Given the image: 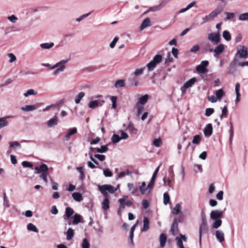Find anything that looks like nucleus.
Masks as SVG:
<instances>
[{
	"label": "nucleus",
	"mask_w": 248,
	"mask_h": 248,
	"mask_svg": "<svg viewBox=\"0 0 248 248\" xmlns=\"http://www.w3.org/2000/svg\"><path fill=\"white\" fill-rule=\"evenodd\" d=\"M248 55V52L247 47L243 45H239L237 47V52L233 59V62H238L240 59H247Z\"/></svg>",
	"instance_id": "nucleus-1"
},
{
	"label": "nucleus",
	"mask_w": 248,
	"mask_h": 248,
	"mask_svg": "<svg viewBox=\"0 0 248 248\" xmlns=\"http://www.w3.org/2000/svg\"><path fill=\"white\" fill-rule=\"evenodd\" d=\"M223 10L222 8L218 7L216 8L213 11L209 14L205 15L202 18V23H205L213 20L219 14H220Z\"/></svg>",
	"instance_id": "nucleus-2"
},
{
	"label": "nucleus",
	"mask_w": 248,
	"mask_h": 248,
	"mask_svg": "<svg viewBox=\"0 0 248 248\" xmlns=\"http://www.w3.org/2000/svg\"><path fill=\"white\" fill-rule=\"evenodd\" d=\"M119 187V185L117 186V187H115L110 185H104L102 186H99L98 188L99 191L103 196L105 197H107L108 195V192L110 194H113L117 191Z\"/></svg>",
	"instance_id": "nucleus-3"
},
{
	"label": "nucleus",
	"mask_w": 248,
	"mask_h": 248,
	"mask_svg": "<svg viewBox=\"0 0 248 248\" xmlns=\"http://www.w3.org/2000/svg\"><path fill=\"white\" fill-rule=\"evenodd\" d=\"M69 60V59L62 60L53 65V68L56 69L53 73V75L56 76L60 73L63 72L66 68L65 64L68 62Z\"/></svg>",
	"instance_id": "nucleus-4"
},
{
	"label": "nucleus",
	"mask_w": 248,
	"mask_h": 248,
	"mask_svg": "<svg viewBox=\"0 0 248 248\" xmlns=\"http://www.w3.org/2000/svg\"><path fill=\"white\" fill-rule=\"evenodd\" d=\"M102 95H98L97 96L92 97L88 104L89 108H95L102 106L105 101L100 99Z\"/></svg>",
	"instance_id": "nucleus-5"
},
{
	"label": "nucleus",
	"mask_w": 248,
	"mask_h": 248,
	"mask_svg": "<svg viewBox=\"0 0 248 248\" xmlns=\"http://www.w3.org/2000/svg\"><path fill=\"white\" fill-rule=\"evenodd\" d=\"M162 61V56L160 55H155L153 60L151 61L147 65L149 71H152L155 67L156 64Z\"/></svg>",
	"instance_id": "nucleus-6"
},
{
	"label": "nucleus",
	"mask_w": 248,
	"mask_h": 248,
	"mask_svg": "<svg viewBox=\"0 0 248 248\" xmlns=\"http://www.w3.org/2000/svg\"><path fill=\"white\" fill-rule=\"evenodd\" d=\"M201 217L202 219V224L200 228V232H202L206 231L208 228L206 214L203 209L201 211Z\"/></svg>",
	"instance_id": "nucleus-7"
},
{
	"label": "nucleus",
	"mask_w": 248,
	"mask_h": 248,
	"mask_svg": "<svg viewBox=\"0 0 248 248\" xmlns=\"http://www.w3.org/2000/svg\"><path fill=\"white\" fill-rule=\"evenodd\" d=\"M197 81L195 78H193L186 81L183 86L181 87V91L182 94H185L187 89L191 87Z\"/></svg>",
	"instance_id": "nucleus-8"
},
{
	"label": "nucleus",
	"mask_w": 248,
	"mask_h": 248,
	"mask_svg": "<svg viewBox=\"0 0 248 248\" xmlns=\"http://www.w3.org/2000/svg\"><path fill=\"white\" fill-rule=\"evenodd\" d=\"M208 39L214 44H217L220 42V35L219 32H212L208 35Z\"/></svg>",
	"instance_id": "nucleus-9"
},
{
	"label": "nucleus",
	"mask_w": 248,
	"mask_h": 248,
	"mask_svg": "<svg viewBox=\"0 0 248 248\" xmlns=\"http://www.w3.org/2000/svg\"><path fill=\"white\" fill-rule=\"evenodd\" d=\"M223 215V212L219 210H213L210 213L211 220L221 219Z\"/></svg>",
	"instance_id": "nucleus-10"
},
{
	"label": "nucleus",
	"mask_w": 248,
	"mask_h": 248,
	"mask_svg": "<svg viewBox=\"0 0 248 248\" xmlns=\"http://www.w3.org/2000/svg\"><path fill=\"white\" fill-rule=\"evenodd\" d=\"M187 240V237L185 235H183L182 233H180L179 236H177L175 238L177 246L179 248H185L183 245V242H186Z\"/></svg>",
	"instance_id": "nucleus-11"
},
{
	"label": "nucleus",
	"mask_w": 248,
	"mask_h": 248,
	"mask_svg": "<svg viewBox=\"0 0 248 248\" xmlns=\"http://www.w3.org/2000/svg\"><path fill=\"white\" fill-rule=\"evenodd\" d=\"M209 62L207 61H203L201 62V64L198 65L196 67V70L198 72L200 73H205L207 72L206 67L208 65Z\"/></svg>",
	"instance_id": "nucleus-12"
},
{
	"label": "nucleus",
	"mask_w": 248,
	"mask_h": 248,
	"mask_svg": "<svg viewBox=\"0 0 248 248\" xmlns=\"http://www.w3.org/2000/svg\"><path fill=\"white\" fill-rule=\"evenodd\" d=\"M35 173H48V168L47 166L45 164H42L39 167H35L34 168Z\"/></svg>",
	"instance_id": "nucleus-13"
},
{
	"label": "nucleus",
	"mask_w": 248,
	"mask_h": 248,
	"mask_svg": "<svg viewBox=\"0 0 248 248\" xmlns=\"http://www.w3.org/2000/svg\"><path fill=\"white\" fill-rule=\"evenodd\" d=\"M58 123V118L57 116L55 115L47 121L46 125L48 127L51 128L57 125Z\"/></svg>",
	"instance_id": "nucleus-14"
},
{
	"label": "nucleus",
	"mask_w": 248,
	"mask_h": 248,
	"mask_svg": "<svg viewBox=\"0 0 248 248\" xmlns=\"http://www.w3.org/2000/svg\"><path fill=\"white\" fill-rule=\"evenodd\" d=\"M9 145V151L12 150H16L21 148V145L17 141H10L8 142Z\"/></svg>",
	"instance_id": "nucleus-15"
},
{
	"label": "nucleus",
	"mask_w": 248,
	"mask_h": 248,
	"mask_svg": "<svg viewBox=\"0 0 248 248\" xmlns=\"http://www.w3.org/2000/svg\"><path fill=\"white\" fill-rule=\"evenodd\" d=\"M140 190L142 195H148L152 191L150 188H148L145 182L142 183L140 187Z\"/></svg>",
	"instance_id": "nucleus-16"
},
{
	"label": "nucleus",
	"mask_w": 248,
	"mask_h": 248,
	"mask_svg": "<svg viewBox=\"0 0 248 248\" xmlns=\"http://www.w3.org/2000/svg\"><path fill=\"white\" fill-rule=\"evenodd\" d=\"M77 133V129L76 127H73L72 128L69 129L67 133L65 136V140L66 141H68L71 139V136Z\"/></svg>",
	"instance_id": "nucleus-17"
},
{
	"label": "nucleus",
	"mask_w": 248,
	"mask_h": 248,
	"mask_svg": "<svg viewBox=\"0 0 248 248\" xmlns=\"http://www.w3.org/2000/svg\"><path fill=\"white\" fill-rule=\"evenodd\" d=\"M213 132V127L211 124H207L203 131L204 135L205 137H210Z\"/></svg>",
	"instance_id": "nucleus-18"
},
{
	"label": "nucleus",
	"mask_w": 248,
	"mask_h": 248,
	"mask_svg": "<svg viewBox=\"0 0 248 248\" xmlns=\"http://www.w3.org/2000/svg\"><path fill=\"white\" fill-rule=\"evenodd\" d=\"M224 48L225 46L224 45L219 44L217 45L214 50V56L221 54L224 51Z\"/></svg>",
	"instance_id": "nucleus-19"
},
{
	"label": "nucleus",
	"mask_w": 248,
	"mask_h": 248,
	"mask_svg": "<svg viewBox=\"0 0 248 248\" xmlns=\"http://www.w3.org/2000/svg\"><path fill=\"white\" fill-rule=\"evenodd\" d=\"M151 25V24L150 18L148 17L145 18L140 26V30L142 31L145 28L150 27Z\"/></svg>",
	"instance_id": "nucleus-20"
},
{
	"label": "nucleus",
	"mask_w": 248,
	"mask_h": 248,
	"mask_svg": "<svg viewBox=\"0 0 248 248\" xmlns=\"http://www.w3.org/2000/svg\"><path fill=\"white\" fill-rule=\"evenodd\" d=\"M128 198L127 196H124L123 197L119 200V202L120 203L118 214H120L121 210H123L125 207L124 202H125Z\"/></svg>",
	"instance_id": "nucleus-21"
},
{
	"label": "nucleus",
	"mask_w": 248,
	"mask_h": 248,
	"mask_svg": "<svg viewBox=\"0 0 248 248\" xmlns=\"http://www.w3.org/2000/svg\"><path fill=\"white\" fill-rule=\"evenodd\" d=\"M72 223L73 224H77L82 221V217L80 215L76 213L74 217H72Z\"/></svg>",
	"instance_id": "nucleus-22"
},
{
	"label": "nucleus",
	"mask_w": 248,
	"mask_h": 248,
	"mask_svg": "<svg viewBox=\"0 0 248 248\" xmlns=\"http://www.w3.org/2000/svg\"><path fill=\"white\" fill-rule=\"evenodd\" d=\"M149 99V95L148 94H145L141 96L139 99L138 102L137 103V105H143L145 104Z\"/></svg>",
	"instance_id": "nucleus-23"
},
{
	"label": "nucleus",
	"mask_w": 248,
	"mask_h": 248,
	"mask_svg": "<svg viewBox=\"0 0 248 248\" xmlns=\"http://www.w3.org/2000/svg\"><path fill=\"white\" fill-rule=\"evenodd\" d=\"M90 150L93 152L94 150H96L98 153H103L108 151V147L107 145H102L100 148H94L91 147Z\"/></svg>",
	"instance_id": "nucleus-24"
},
{
	"label": "nucleus",
	"mask_w": 248,
	"mask_h": 248,
	"mask_svg": "<svg viewBox=\"0 0 248 248\" xmlns=\"http://www.w3.org/2000/svg\"><path fill=\"white\" fill-rule=\"evenodd\" d=\"M11 117V116H7L6 117L0 118V129L8 125V122L6 120V118Z\"/></svg>",
	"instance_id": "nucleus-25"
},
{
	"label": "nucleus",
	"mask_w": 248,
	"mask_h": 248,
	"mask_svg": "<svg viewBox=\"0 0 248 248\" xmlns=\"http://www.w3.org/2000/svg\"><path fill=\"white\" fill-rule=\"evenodd\" d=\"M74 200L78 202H80L83 200L82 194L79 192H74L72 194Z\"/></svg>",
	"instance_id": "nucleus-26"
},
{
	"label": "nucleus",
	"mask_w": 248,
	"mask_h": 248,
	"mask_svg": "<svg viewBox=\"0 0 248 248\" xmlns=\"http://www.w3.org/2000/svg\"><path fill=\"white\" fill-rule=\"evenodd\" d=\"M36 108L35 105H25L21 108L23 111L30 112L36 110Z\"/></svg>",
	"instance_id": "nucleus-27"
},
{
	"label": "nucleus",
	"mask_w": 248,
	"mask_h": 248,
	"mask_svg": "<svg viewBox=\"0 0 248 248\" xmlns=\"http://www.w3.org/2000/svg\"><path fill=\"white\" fill-rule=\"evenodd\" d=\"M127 130L131 134L136 135L138 133V129L135 128L132 124H129L126 128Z\"/></svg>",
	"instance_id": "nucleus-28"
},
{
	"label": "nucleus",
	"mask_w": 248,
	"mask_h": 248,
	"mask_svg": "<svg viewBox=\"0 0 248 248\" xmlns=\"http://www.w3.org/2000/svg\"><path fill=\"white\" fill-rule=\"evenodd\" d=\"M182 209V206L179 203L176 204L172 210V214L174 215L180 213Z\"/></svg>",
	"instance_id": "nucleus-29"
},
{
	"label": "nucleus",
	"mask_w": 248,
	"mask_h": 248,
	"mask_svg": "<svg viewBox=\"0 0 248 248\" xmlns=\"http://www.w3.org/2000/svg\"><path fill=\"white\" fill-rule=\"evenodd\" d=\"M202 141V137L199 135H195L193 137V140H192V143L193 144L198 145H199Z\"/></svg>",
	"instance_id": "nucleus-30"
},
{
	"label": "nucleus",
	"mask_w": 248,
	"mask_h": 248,
	"mask_svg": "<svg viewBox=\"0 0 248 248\" xmlns=\"http://www.w3.org/2000/svg\"><path fill=\"white\" fill-rule=\"evenodd\" d=\"M109 207V202L108 197H105L102 203V208L104 210H108Z\"/></svg>",
	"instance_id": "nucleus-31"
},
{
	"label": "nucleus",
	"mask_w": 248,
	"mask_h": 248,
	"mask_svg": "<svg viewBox=\"0 0 248 248\" xmlns=\"http://www.w3.org/2000/svg\"><path fill=\"white\" fill-rule=\"evenodd\" d=\"M85 96V93L83 92H79L75 97V102L76 104H78L80 103L81 100Z\"/></svg>",
	"instance_id": "nucleus-32"
},
{
	"label": "nucleus",
	"mask_w": 248,
	"mask_h": 248,
	"mask_svg": "<svg viewBox=\"0 0 248 248\" xmlns=\"http://www.w3.org/2000/svg\"><path fill=\"white\" fill-rule=\"evenodd\" d=\"M160 247L163 248L165 246L167 241V236L165 233H161L159 238Z\"/></svg>",
	"instance_id": "nucleus-33"
},
{
	"label": "nucleus",
	"mask_w": 248,
	"mask_h": 248,
	"mask_svg": "<svg viewBox=\"0 0 248 248\" xmlns=\"http://www.w3.org/2000/svg\"><path fill=\"white\" fill-rule=\"evenodd\" d=\"M178 231V223L176 219L173 220L170 228V232H175Z\"/></svg>",
	"instance_id": "nucleus-34"
},
{
	"label": "nucleus",
	"mask_w": 248,
	"mask_h": 248,
	"mask_svg": "<svg viewBox=\"0 0 248 248\" xmlns=\"http://www.w3.org/2000/svg\"><path fill=\"white\" fill-rule=\"evenodd\" d=\"M54 45L52 42L51 43H45L40 44V47L43 49H49L52 48Z\"/></svg>",
	"instance_id": "nucleus-35"
},
{
	"label": "nucleus",
	"mask_w": 248,
	"mask_h": 248,
	"mask_svg": "<svg viewBox=\"0 0 248 248\" xmlns=\"http://www.w3.org/2000/svg\"><path fill=\"white\" fill-rule=\"evenodd\" d=\"M127 187L129 191H131L133 194H135L138 191V188L132 183H128Z\"/></svg>",
	"instance_id": "nucleus-36"
},
{
	"label": "nucleus",
	"mask_w": 248,
	"mask_h": 248,
	"mask_svg": "<svg viewBox=\"0 0 248 248\" xmlns=\"http://www.w3.org/2000/svg\"><path fill=\"white\" fill-rule=\"evenodd\" d=\"M37 94V92L33 89L28 90L24 93V96L25 97H28L31 95H35Z\"/></svg>",
	"instance_id": "nucleus-37"
},
{
	"label": "nucleus",
	"mask_w": 248,
	"mask_h": 248,
	"mask_svg": "<svg viewBox=\"0 0 248 248\" xmlns=\"http://www.w3.org/2000/svg\"><path fill=\"white\" fill-rule=\"evenodd\" d=\"M216 96L218 100H220L222 97L224 95L225 93L223 89H220L217 90L216 92Z\"/></svg>",
	"instance_id": "nucleus-38"
},
{
	"label": "nucleus",
	"mask_w": 248,
	"mask_h": 248,
	"mask_svg": "<svg viewBox=\"0 0 248 248\" xmlns=\"http://www.w3.org/2000/svg\"><path fill=\"white\" fill-rule=\"evenodd\" d=\"M143 228L142 230V231L146 232L147 231L149 228V220L148 218L146 217H144L143 219Z\"/></svg>",
	"instance_id": "nucleus-39"
},
{
	"label": "nucleus",
	"mask_w": 248,
	"mask_h": 248,
	"mask_svg": "<svg viewBox=\"0 0 248 248\" xmlns=\"http://www.w3.org/2000/svg\"><path fill=\"white\" fill-rule=\"evenodd\" d=\"M163 203L164 204H170V197L168 193H165L163 194Z\"/></svg>",
	"instance_id": "nucleus-40"
},
{
	"label": "nucleus",
	"mask_w": 248,
	"mask_h": 248,
	"mask_svg": "<svg viewBox=\"0 0 248 248\" xmlns=\"http://www.w3.org/2000/svg\"><path fill=\"white\" fill-rule=\"evenodd\" d=\"M213 220L214 221L212 224V227L213 228L217 229L221 226L222 224V220L221 219H214Z\"/></svg>",
	"instance_id": "nucleus-41"
},
{
	"label": "nucleus",
	"mask_w": 248,
	"mask_h": 248,
	"mask_svg": "<svg viewBox=\"0 0 248 248\" xmlns=\"http://www.w3.org/2000/svg\"><path fill=\"white\" fill-rule=\"evenodd\" d=\"M125 85L124 81V80H118L115 83L114 86L116 88L123 87Z\"/></svg>",
	"instance_id": "nucleus-42"
},
{
	"label": "nucleus",
	"mask_w": 248,
	"mask_h": 248,
	"mask_svg": "<svg viewBox=\"0 0 248 248\" xmlns=\"http://www.w3.org/2000/svg\"><path fill=\"white\" fill-rule=\"evenodd\" d=\"M74 211L72 208L70 207L66 208L65 214L67 217H70L71 216L74 214Z\"/></svg>",
	"instance_id": "nucleus-43"
},
{
	"label": "nucleus",
	"mask_w": 248,
	"mask_h": 248,
	"mask_svg": "<svg viewBox=\"0 0 248 248\" xmlns=\"http://www.w3.org/2000/svg\"><path fill=\"white\" fill-rule=\"evenodd\" d=\"M83 167H78L77 168V170L80 173V175L79 176V178L80 180H83L85 177V175L84 173V171L83 170Z\"/></svg>",
	"instance_id": "nucleus-44"
},
{
	"label": "nucleus",
	"mask_w": 248,
	"mask_h": 248,
	"mask_svg": "<svg viewBox=\"0 0 248 248\" xmlns=\"http://www.w3.org/2000/svg\"><path fill=\"white\" fill-rule=\"evenodd\" d=\"M3 206L6 207H10L9 201L8 200L5 193H3Z\"/></svg>",
	"instance_id": "nucleus-45"
},
{
	"label": "nucleus",
	"mask_w": 248,
	"mask_h": 248,
	"mask_svg": "<svg viewBox=\"0 0 248 248\" xmlns=\"http://www.w3.org/2000/svg\"><path fill=\"white\" fill-rule=\"evenodd\" d=\"M222 36L224 39L227 41H229L231 39V35L230 32L227 31H223Z\"/></svg>",
	"instance_id": "nucleus-46"
},
{
	"label": "nucleus",
	"mask_w": 248,
	"mask_h": 248,
	"mask_svg": "<svg viewBox=\"0 0 248 248\" xmlns=\"http://www.w3.org/2000/svg\"><path fill=\"white\" fill-rule=\"evenodd\" d=\"M27 229L29 231L37 232L38 230L36 227L32 223H29L27 226Z\"/></svg>",
	"instance_id": "nucleus-47"
},
{
	"label": "nucleus",
	"mask_w": 248,
	"mask_h": 248,
	"mask_svg": "<svg viewBox=\"0 0 248 248\" xmlns=\"http://www.w3.org/2000/svg\"><path fill=\"white\" fill-rule=\"evenodd\" d=\"M238 19L240 21H246L248 20V13L240 14L239 16Z\"/></svg>",
	"instance_id": "nucleus-48"
},
{
	"label": "nucleus",
	"mask_w": 248,
	"mask_h": 248,
	"mask_svg": "<svg viewBox=\"0 0 248 248\" xmlns=\"http://www.w3.org/2000/svg\"><path fill=\"white\" fill-rule=\"evenodd\" d=\"M120 140L121 138L117 134H113L111 137V141L114 144L118 143Z\"/></svg>",
	"instance_id": "nucleus-49"
},
{
	"label": "nucleus",
	"mask_w": 248,
	"mask_h": 248,
	"mask_svg": "<svg viewBox=\"0 0 248 248\" xmlns=\"http://www.w3.org/2000/svg\"><path fill=\"white\" fill-rule=\"evenodd\" d=\"M7 19L9 21L13 23H16L18 20V18L14 15L8 16Z\"/></svg>",
	"instance_id": "nucleus-50"
},
{
	"label": "nucleus",
	"mask_w": 248,
	"mask_h": 248,
	"mask_svg": "<svg viewBox=\"0 0 248 248\" xmlns=\"http://www.w3.org/2000/svg\"><path fill=\"white\" fill-rule=\"evenodd\" d=\"M117 99V97L115 96H112L110 97V100L112 102V108L113 109H115L116 108Z\"/></svg>",
	"instance_id": "nucleus-51"
},
{
	"label": "nucleus",
	"mask_w": 248,
	"mask_h": 248,
	"mask_svg": "<svg viewBox=\"0 0 248 248\" xmlns=\"http://www.w3.org/2000/svg\"><path fill=\"white\" fill-rule=\"evenodd\" d=\"M145 68H137L134 71V74L135 76H139L142 74Z\"/></svg>",
	"instance_id": "nucleus-52"
},
{
	"label": "nucleus",
	"mask_w": 248,
	"mask_h": 248,
	"mask_svg": "<svg viewBox=\"0 0 248 248\" xmlns=\"http://www.w3.org/2000/svg\"><path fill=\"white\" fill-rule=\"evenodd\" d=\"M164 5V4H163V2H162L160 4L158 5L150 8V10L152 11H158L160 10Z\"/></svg>",
	"instance_id": "nucleus-53"
},
{
	"label": "nucleus",
	"mask_w": 248,
	"mask_h": 248,
	"mask_svg": "<svg viewBox=\"0 0 248 248\" xmlns=\"http://www.w3.org/2000/svg\"><path fill=\"white\" fill-rule=\"evenodd\" d=\"M153 144L157 147H160L162 144V140L161 139H155L153 141Z\"/></svg>",
	"instance_id": "nucleus-54"
},
{
	"label": "nucleus",
	"mask_w": 248,
	"mask_h": 248,
	"mask_svg": "<svg viewBox=\"0 0 248 248\" xmlns=\"http://www.w3.org/2000/svg\"><path fill=\"white\" fill-rule=\"evenodd\" d=\"M214 112V109L212 108H207L205 109V115L207 117L210 116Z\"/></svg>",
	"instance_id": "nucleus-55"
},
{
	"label": "nucleus",
	"mask_w": 248,
	"mask_h": 248,
	"mask_svg": "<svg viewBox=\"0 0 248 248\" xmlns=\"http://www.w3.org/2000/svg\"><path fill=\"white\" fill-rule=\"evenodd\" d=\"M228 114V109L226 106H225L222 109V115L220 116V119L223 117H226Z\"/></svg>",
	"instance_id": "nucleus-56"
},
{
	"label": "nucleus",
	"mask_w": 248,
	"mask_h": 248,
	"mask_svg": "<svg viewBox=\"0 0 248 248\" xmlns=\"http://www.w3.org/2000/svg\"><path fill=\"white\" fill-rule=\"evenodd\" d=\"M91 13L92 12H90L87 14H84V15L81 16L80 17H79L78 18H77L76 19V21L79 22L82 20L84 19V18H85L87 17L88 16H89L90 15V14H91Z\"/></svg>",
	"instance_id": "nucleus-57"
},
{
	"label": "nucleus",
	"mask_w": 248,
	"mask_h": 248,
	"mask_svg": "<svg viewBox=\"0 0 248 248\" xmlns=\"http://www.w3.org/2000/svg\"><path fill=\"white\" fill-rule=\"evenodd\" d=\"M8 57L9 58V62L10 63L14 62L16 59V56L13 53H9Z\"/></svg>",
	"instance_id": "nucleus-58"
},
{
	"label": "nucleus",
	"mask_w": 248,
	"mask_h": 248,
	"mask_svg": "<svg viewBox=\"0 0 248 248\" xmlns=\"http://www.w3.org/2000/svg\"><path fill=\"white\" fill-rule=\"evenodd\" d=\"M22 165L24 168H32L33 167L32 164L28 161H24L22 162Z\"/></svg>",
	"instance_id": "nucleus-59"
},
{
	"label": "nucleus",
	"mask_w": 248,
	"mask_h": 248,
	"mask_svg": "<svg viewBox=\"0 0 248 248\" xmlns=\"http://www.w3.org/2000/svg\"><path fill=\"white\" fill-rule=\"evenodd\" d=\"M216 235V238L217 239V240L221 242L224 241V233H214Z\"/></svg>",
	"instance_id": "nucleus-60"
},
{
	"label": "nucleus",
	"mask_w": 248,
	"mask_h": 248,
	"mask_svg": "<svg viewBox=\"0 0 248 248\" xmlns=\"http://www.w3.org/2000/svg\"><path fill=\"white\" fill-rule=\"evenodd\" d=\"M82 248H90V243L86 238L84 239L83 240V242L82 243Z\"/></svg>",
	"instance_id": "nucleus-61"
},
{
	"label": "nucleus",
	"mask_w": 248,
	"mask_h": 248,
	"mask_svg": "<svg viewBox=\"0 0 248 248\" xmlns=\"http://www.w3.org/2000/svg\"><path fill=\"white\" fill-rule=\"evenodd\" d=\"M224 192L223 191H219L216 195V198L219 201H222L223 199Z\"/></svg>",
	"instance_id": "nucleus-62"
},
{
	"label": "nucleus",
	"mask_w": 248,
	"mask_h": 248,
	"mask_svg": "<svg viewBox=\"0 0 248 248\" xmlns=\"http://www.w3.org/2000/svg\"><path fill=\"white\" fill-rule=\"evenodd\" d=\"M234 63L235 65H237L239 66L243 67L245 66H248V62H240V60L238 61V62H234Z\"/></svg>",
	"instance_id": "nucleus-63"
},
{
	"label": "nucleus",
	"mask_w": 248,
	"mask_h": 248,
	"mask_svg": "<svg viewBox=\"0 0 248 248\" xmlns=\"http://www.w3.org/2000/svg\"><path fill=\"white\" fill-rule=\"evenodd\" d=\"M215 188V186L213 184L210 185L208 190V193L210 195L212 194L214 192Z\"/></svg>",
	"instance_id": "nucleus-64"
}]
</instances>
